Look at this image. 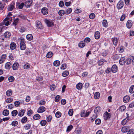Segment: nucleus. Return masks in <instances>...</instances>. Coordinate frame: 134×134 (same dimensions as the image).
<instances>
[{
  "label": "nucleus",
  "instance_id": "25",
  "mask_svg": "<svg viewBox=\"0 0 134 134\" xmlns=\"http://www.w3.org/2000/svg\"><path fill=\"white\" fill-rule=\"evenodd\" d=\"M72 10L71 8H69L66 9L65 12V14L66 15H68L70 14L72 12Z\"/></svg>",
  "mask_w": 134,
  "mask_h": 134
},
{
  "label": "nucleus",
  "instance_id": "36",
  "mask_svg": "<svg viewBox=\"0 0 134 134\" xmlns=\"http://www.w3.org/2000/svg\"><path fill=\"white\" fill-rule=\"evenodd\" d=\"M40 118V115L38 114L35 115L33 116V118L35 120L39 119Z\"/></svg>",
  "mask_w": 134,
  "mask_h": 134
},
{
  "label": "nucleus",
  "instance_id": "34",
  "mask_svg": "<svg viewBox=\"0 0 134 134\" xmlns=\"http://www.w3.org/2000/svg\"><path fill=\"white\" fill-rule=\"evenodd\" d=\"M60 63V62L59 61L55 60L53 62V65L55 66H58L59 65Z\"/></svg>",
  "mask_w": 134,
  "mask_h": 134
},
{
  "label": "nucleus",
  "instance_id": "4",
  "mask_svg": "<svg viewBox=\"0 0 134 134\" xmlns=\"http://www.w3.org/2000/svg\"><path fill=\"white\" fill-rule=\"evenodd\" d=\"M36 27L39 29H41L43 28V26L42 25L41 23L39 21H37L36 23Z\"/></svg>",
  "mask_w": 134,
  "mask_h": 134
},
{
  "label": "nucleus",
  "instance_id": "44",
  "mask_svg": "<svg viewBox=\"0 0 134 134\" xmlns=\"http://www.w3.org/2000/svg\"><path fill=\"white\" fill-rule=\"evenodd\" d=\"M73 128V126L72 125H70L68 126L66 129L67 132H69Z\"/></svg>",
  "mask_w": 134,
  "mask_h": 134
},
{
  "label": "nucleus",
  "instance_id": "40",
  "mask_svg": "<svg viewBox=\"0 0 134 134\" xmlns=\"http://www.w3.org/2000/svg\"><path fill=\"white\" fill-rule=\"evenodd\" d=\"M47 123L46 121L45 120H42L40 122V123L41 125L44 126Z\"/></svg>",
  "mask_w": 134,
  "mask_h": 134
},
{
  "label": "nucleus",
  "instance_id": "32",
  "mask_svg": "<svg viewBox=\"0 0 134 134\" xmlns=\"http://www.w3.org/2000/svg\"><path fill=\"white\" fill-rule=\"evenodd\" d=\"M53 55L52 52H49L47 53L46 57L48 58H50Z\"/></svg>",
  "mask_w": 134,
  "mask_h": 134
},
{
  "label": "nucleus",
  "instance_id": "8",
  "mask_svg": "<svg viewBox=\"0 0 134 134\" xmlns=\"http://www.w3.org/2000/svg\"><path fill=\"white\" fill-rule=\"evenodd\" d=\"M41 12L43 15H46L48 14V9L46 7H43L41 9Z\"/></svg>",
  "mask_w": 134,
  "mask_h": 134
},
{
  "label": "nucleus",
  "instance_id": "49",
  "mask_svg": "<svg viewBox=\"0 0 134 134\" xmlns=\"http://www.w3.org/2000/svg\"><path fill=\"white\" fill-rule=\"evenodd\" d=\"M12 20V17H9L7 16L6 18L3 21H5V20H8L9 21H11Z\"/></svg>",
  "mask_w": 134,
  "mask_h": 134
},
{
  "label": "nucleus",
  "instance_id": "31",
  "mask_svg": "<svg viewBox=\"0 0 134 134\" xmlns=\"http://www.w3.org/2000/svg\"><path fill=\"white\" fill-rule=\"evenodd\" d=\"M9 113V111L7 109L4 110L3 112V115L5 116H7Z\"/></svg>",
  "mask_w": 134,
  "mask_h": 134
},
{
  "label": "nucleus",
  "instance_id": "29",
  "mask_svg": "<svg viewBox=\"0 0 134 134\" xmlns=\"http://www.w3.org/2000/svg\"><path fill=\"white\" fill-rule=\"evenodd\" d=\"M131 62L132 59L130 58H128L125 60V63L127 64H130L131 63Z\"/></svg>",
  "mask_w": 134,
  "mask_h": 134
},
{
  "label": "nucleus",
  "instance_id": "12",
  "mask_svg": "<svg viewBox=\"0 0 134 134\" xmlns=\"http://www.w3.org/2000/svg\"><path fill=\"white\" fill-rule=\"evenodd\" d=\"M126 114L127 115V117L125 118L121 122V124L123 125H125L126 124L129 120V116H128V115L127 113Z\"/></svg>",
  "mask_w": 134,
  "mask_h": 134
},
{
  "label": "nucleus",
  "instance_id": "57",
  "mask_svg": "<svg viewBox=\"0 0 134 134\" xmlns=\"http://www.w3.org/2000/svg\"><path fill=\"white\" fill-rule=\"evenodd\" d=\"M50 89L52 91L54 90L55 88V85H52L50 86Z\"/></svg>",
  "mask_w": 134,
  "mask_h": 134
},
{
  "label": "nucleus",
  "instance_id": "62",
  "mask_svg": "<svg viewBox=\"0 0 134 134\" xmlns=\"http://www.w3.org/2000/svg\"><path fill=\"white\" fill-rule=\"evenodd\" d=\"M68 114L70 116L72 115L73 113V111L72 109H70L68 111Z\"/></svg>",
  "mask_w": 134,
  "mask_h": 134
},
{
  "label": "nucleus",
  "instance_id": "1",
  "mask_svg": "<svg viewBox=\"0 0 134 134\" xmlns=\"http://www.w3.org/2000/svg\"><path fill=\"white\" fill-rule=\"evenodd\" d=\"M20 48L21 50H24L26 48L24 40L23 38L20 39Z\"/></svg>",
  "mask_w": 134,
  "mask_h": 134
},
{
  "label": "nucleus",
  "instance_id": "21",
  "mask_svg": "<svg viewBox=\"0 0 134 134\" xmlns=\"http://www.w3.org/2000/svg\"><path fill=\"white\" fill-rule=\"evenodd\" d=\"M13 92L11 90H7L6 92V94L8 96H11Z\"/></svg>",
  "mask_w": 134,
  "mask_h": 134
},
{
  "label": "nucleus",
  "instance_id": "64",
  "mask_svg": "<svg viewBox=\"0 0 134 134\" xmlns=\"http://www.w3.org/2000/svg\"><path fill=\"white\" fill-rule=\"evenodd\" d=\"M90 39L88 37H86L84 39V41L86 42H89L90 41Z\"/></svg>",
  "mask_w": 134,
  "mask_h": 134
},
{
  "label": "nucleus",
  "instance_id": "20",
  "mask_svg": "<svg viewBox=\"0 0 134 134\" xmlns=\"http://www.w3.org/2000/svg\"><path fill=\"white\" fill-rule=\"evenodd\" d=\"M112 41L113 42L115 46H116L118 43V40L117 38L113 37L112 38Z\"/></svg>",
  "mask_w": 134,
  "mask_h": 134
},
{
  "label": "nucleus",
  "instance_id": "17",
  "mask_svg": "<svg viewBox=\"0 0 134 134\" xmlns=\"http://www.w3.org/2000/svg\"><path fill=\"white\" fill-rule=\"evenodd\" d=\"M82 87V83L79 82L76 86V88L78 90H81Z\"/></svg>",
  "mask_w": 134,
  "mask_h": 134
},
{
  "label": "nucleus",
  "instance_id": "51",
  "mask_svg": "<svg viewBox=\"0 0 134 134\" xmlns=\"http://www.w3.org/2000/svg\"><path fill=\"white\" fill-rule=\"evenodd\" d=\"M127 134H134V130L133 129L129 130Z\"/></svg>",
  "mask_w": 134,
  "mask_h": 134
},
{
  "label": "nucleus",
  "instance_id": "26",
  "mask_svg": "<svg viewBox=\"0 0 134 134\" xmlns=\"http://www.w3.org/2000/svg\"><path fill=\"white\" fill-rule=\"evenodd\" d=\"M25 113V111L24 110L21 109L19 113L18 116H23Z\"/></svg>",
  "mask_w": 134,
  "mask_h": 134
},
{
  "label": "nucleus",
  "instance_id": "9",
  "mask_svg": "<svg viewBox=\"0 0 134 134\" xmlns=\"http://www.w3.org/2000/svg\"><path fill=\"white\" fill-rule=\"evenodd\" d=\"M130 127L129 126H124L121 129V131L122 132L126 133L130 130Z\"/></svg>",
  "mask_w": 134,
  "mask_h": 134
},
{
  "label": "nucleus",
  "instance_id": "60",
  "mask_svg": "<svg viewBox=\"0 0 134 134\" xmlns=\"http://www.w3.org/2000/svg\"><path fill=\"white\" fill-rule=\"evenodd\" d=\"M26 30L24 27H22L20 30L19 31L20 32L23 33L26 31Z\"/></svg>",
  "mask_w": 134,
  "mask_h": 134
},
{
  "label": "nucleus",
  "instance_id": "50",
  "mask_svg": "<svg viewBox=\"0 0 134 134\" xmlns=\"http://www.w3.org/2000/svg\"><path fill=\"white\" fill-rule=\"evenodd\" d=\"M103 60V59H101L99 60L98 63V65L99 66L102 65L104 63Z\"/></svg>",
  "mask_w": 134,
  "mask_h": 134
},
{
  "label": "nucleus",
  "instance_id": "48",
  "mask_svg": "<svg viewBox=\"0 0 134 134\" xmlns=\"http://www.w3.org/2000/svg\"><path fill=\"white\" fill-rule=\"evenodd\" d=\"M13 100V99L11 98H7L6 100V102L9 103L11 102H12Z\"/></svg>",
  "mask_w": 134,
  "mask_h": 134
},
{
  "label": "nucleus",
  "instance_id": "56",
  "mask_svg": "<svg viewBox=\"0 0 134 134\" xmlns=\"http://www.w3.org/2000/svg\"><path fill=\"white\" fill-rule=\"evenodd\" d=\"M46 102L44 100H41L39 102V104L40 105H43L45 104Z\"/></svg>",
  "mask_w": 134,
  "mask_h": 134
},
{
  "label": "nucleus",
  "instance_id": "22",
  "mask_svg": "<svg viewBox=\"0 0 134 134\" xmlns=\"http://www.w3.org/2000/svg\"><path fill=\"white\" fill-rule=\"evenodd\" d=\"M12 64L10 62H8L6 63L5 64V67L6 69H9L10 67V66Z\"/></svg>",
  "mask_w": 134,
  "mask_h": 134
},
{
  "label": "nucleus",
  "instance_id": "13",
  "mask_svg": "<svg viewBox=\"0 0 134 134\" xmlns=\"http://www.w3.org/2000/svg\"><path fill=\"white\" fill-rule=\"evenodd\" d=\"M46 109L43 106L40 107L38 108L37 112L39 113H42L44 112Z\"/></svg>",
  "mask_w": 134,
  "mask_h": 134
},
{
  "label": "nucleus",
  "instance_id": "39",
  "mask_svg": "<svg viewBox=\"0 0 134 134\" xmlns=\"http://www.w3.org/2000/svg\"><path fill=\"white\" fill-rule=\"evenodd\" d=\"M18 114V111L16 110H14L12 112V115L13 116H15Z\"/></svg>",
  "mask_w": 134,
  "mask_h": 134
},
{
  "label": "nucleus",
  "instance_id": "10",
  "mask_svg": "<svg viewBox=\"0 0 134 134\" xmlns=\"http://www.w3.org/2000/svg\"><path fill=\"white\" fill-rule=\"evenodd\" d=\"M118 70V67L116 65H114L112 66L111 71L112 72L114 73H116L117 72Z\"/></svg>",
  "mask_w": 134,
  "mask_h": 134
},
{
  "label": "nucleus",
  "instance_id": "35",
  "mask_svg": "<svg viewBox=\"0 0 134 134\" xmlns=\"http://www.w3.org/2000/svg\"><path fill=\"white\" fill-rule=\"evenodd\" d=\"M118 48L119 52L120 53L123 52L124 49V48L122 46L119 47Z\"/></svg>",
  "mask_w": 134,
  "mask_h": 134
},
{
  "label": "nucleus",
  "instance_id": "30",
  "mask_svg": "<svg viewBox=\"0 0 134 134\" xmlns=\"http://www.w3.org/2000/svg\"><path fill=\"white\" fill-rule=\"evenodd\" d=\"M97 114H93L91 118V121L92 122H93L97 117Z\"/></svg>",
  "mask_w": 134,
  "mask_h": 134
},
{
  "label": "nucleus",
  "instance_id": "14",
  "mask_svg": "<svg viewBox=\"0 0 134 134\" xmlns=\"http://www.w3.org/2000/svg\"><path fill=\"white\" fill-rule=\"evenodd\" d=\"M16 47L15 43L14 42L11 43L10 44V47L12 50H13L15 49Z\"/></svg>",
  "mask_w": 134,
  "mask_h": 134
},
{
  "label": "nucleus",
  "instance_id": "2",
  "mask_svg": "<svg viewBox=\"0 0 134 134\" xmlns=\"http://www.w3.org/2000/svg\"><path fill=\"white\" fill-rule=\"evenodd\" d=\"M110 114L108 113L107 111L105 112L103 114L104 119L105 120L110 119Z\"/></svg>",
  "mask_w": 134,
  "mask_h": 134
},
{
  "label": "nucleus",
  "instance_id": "37",
  "mask_svg": "<svg viewBox=\"0 0 134 134\" xmlns=\"http://www.w3.org/2000/svg\"><path fill=\"white\" fill-rule=\"evenodd\" d=\"M129 92L131 93H132L134 92V85L131 86L129 89Z\"/></svg>",
  "mask_w": 134,
  "mask_h": 134
},
{
  "label": "nucleus",
  "instance_id": "19",
  "mask_svg": "<svg viewBox=\"0 0 134 134\" xmlns=\"http://www.w3.org/2000/svg\"><path fill=\"white\" fill-rule=\"evenodd\" d=\"M130 98L128 96H125L123 99V100L124 102L126 103L128 102L130 100Z\"/></svg>",
  "mask_w": 134,
  "mask_h": 134
},
{
  "label": "nucleus",
  "instance_id": "16",
  "mask_svg": "<svg viewBox=\"0 0 134 134\" xmlns=\"http://www.w3.org/2000/svg\"><path fill=\"white\" fill-rule=\"evenodd\" d=\"M125 59L124 57H123L121 58L119 61V63L120 65H123L125 63Z\"/></svg>",
  "mask_w": 134,
  "mask_h": 134
},
{
  "label": "nucleus",
  "instance_id": "59",
  "mask_svg": "<svg viewBox=\"0 0 134 134\" xmlns=\"http://www.w3.org/2000/svg\"><path fill=\"white\" fill-rule=\"evenodd\" d=\"M4 24L6 26H8L9 24H10V23L9 21L8 20L4 21Z\"/></svg>",
  "mask_w": 134,
  "mask_h": 134
},
{
  "label": "nucleus",
  "instance_id": "11",
  "mask_svg": "<svg viewBox=\"0 0 134 134\" xmlns=\"http://www.w3.org/2000/svg\"><path fill=\"white\" fill-rule=\"evenodd\" d=\"M32 1H26L25 4V5L26 8H29L31 5L32 3Z\"/></svg>",
  "mask_w": 134,
  "mask_h": 134
},
{
  "label": "nucleus",
  "instance_id": "46",
  "mask_svg": "<svg viewBox=\"0 0 134 134\" xmlns=\"http://www.w3.org/2000/svg\"><path fill=\"white\" fill-rule=\"evenodd\" d=\"M126 108V107L125 106L123 105L120 107L119 110L121 111H123L125 110Z\"/></svg>",
  "mask_w": 134,
  "mask_h": 134
},
{
  "label": "nucleus",
  "instance_id": "23",
  "mask_svg": "<svg viewBox=\"0 0 134 134\" xmlns=\"http://www.w3.org/2000/svg\"><path fill=\"white\" fill-rule=\"evenodd\" d=\"M103 26L105 27H107L108 26V24L107 20L104 19L103 20L102 23Z\"/></svg>",
  "mask_w": 134,
  "mask_h": 134
},
{
  "label": "nucleus",
  "instance_id": "41",
  "mask_svg": "<svg viewBox=\"0 0 134 134\" xmlns=\"http://www.w3.org/2000/svg\"><path fill=\"white\" fill-rule=\"evenodd\" d=\"M61 115V113L59 111H57L55 114V116L57 118H60Z\"/></svg>",
  "mask_w": 134,
  "mask_h": 134
},
{
  "label": "nucleus",
  "instance_id": "47",
  "mask_svg": "<svg viewBox=\"0 0 134 134\" xmlns=\"http://www.w3.org/2000/svg\"><path fill=\"white\" fill-rule=\"evenodd\" d=\"M18 122L16 121H14L12 122V125L13 126H15L18 124Z\"/></svg>",
  "mask_w": 134,
  "mask_h": 134
},
{
  "label": "nucleus",
  "instance_id": "52",
  "mask_svg": "<svg viewBox=\"0 0 134 134\" xmlns=\"http://www.w3.org/2000/svg\"><path fill=\"white\" fill-rule=\"evenodd\" d=\"M31 127V125L30 124H27L26 125L24 126L25 129L26 130H27L29 129Z\"/></svg>",
  "mask_w": 134,
  "mask_h": 134
},
{
  "label": "nucleus",
  "instance_id": "28",
  "mask_svg": "<svg viewBox=\"0 0 134 134\" xmlns=\"http://www.w3.org/2000/svg\"><path fill=\"white\" fill-rule=\"evenodd\" d=\"M58 14L60 16H62L65 14V12L64 10H59Z\"/></svg>",
  "mask_w": 134,
  "mask_h": 134
},
{
  "label": "nucleus",
  "instance_id": "5",
  "mask_svg": "<svg viewBox=\"0 0 134 134\" xmlns=\"http://www.w3.org/2000/svg\"><path fill=\"white\" fill-rule=\"evenodd\" d=\"M133 22L131 20H128L126 23V26L128 29H130L132 26Z\"/></svg>",
  "mask_w": 134,
  "mask_h": 134
},
{
  "label": "nucleus",
  "instance_id": "38",
  "mask_svg": "<svg viewBox=\"0 0 134 134\" xmlns=\"http://www.w3.org/2000/svg\"><path fill=\"white\" fill-rule=\"evenodd\" d=\"M69 74V72L68 71H65L63 72L62 75L63 77H65L67 76Z\"/></svg>",
  "mask_w": 134,
  "mask_h": 134
},
{
  "label": "nucleus",
  "instance_id": "6",
  "mask_svg": "<svg viewBox=\"0 0 134 134\" xmlns=\"http://www.w3.org/2000/svg\"><path fill=\"white\" fill-rule=\"evenodd\" d=\"M15 3L12 2L8 7V9L9 11H12L14 8Z\"/></svg>",
  "mask_w": 134,
  "mask_h": 134
},
{
  "label": "nucleus",
  "instance_id": "43",
  "mask_svg": "<svg viewBox=\"0 0 134 134\" xmlns=\"http://www.w3.org/2000/svg\"><path fill=\"white\" fill-rule=\"evenodd\" d=\"M30 66V65L28 63L25 64L24 66V69H27L29 68Z\"/></svg>",
  "mask_w": 134,
  "mask_h": 134
},
{
  "label": "nucleus",
  "instance_id": "55",
  "mask_svg": "<svg viewBox=\"0 0 134 134\" xmlns=\"http://www.w3.org/2000/svg\"><path fill=\"white\" fill-rule=\"evenodd\" d=\"M101 122V120L100 119H97L95 120V123L96 124H99Z\"/></svg>",
  "mask_w": 134,
  "mask_h": 134
},
{
  "label": "nucleus",
  "instance_id": "27",
  "mask_svg": "<svg viewBox=\"0 0 134 134\" xmlns=\"http://www.w3.org/2000/svg\"><path fill=\"white\" fill-rule=\"evenodd\" d=\"M27 39L29 40H31L33 38V36L32 34H28L26 36Z\"/></svg>",
  "mask_w": 134,
  "mask_h": 134
},
{
  "label": "nucleus",
  "instance_id": "15",
  "mask_svg": "<svg viewBox=\"0 0 134 134\" xmlns=\"http://www.w3.org/2000/svg\"><path fill=\"white\" fill-rule=\"evenodd\" d=\"M100 111V107L99 106L97 107L94 110V113H95V114H97V115Z\"/></svg>",
  "mask_w": 134,
  "mask_h": 134
},
{
  "label": "nucleus",
  "instance_id": "54",
  "mask_svg": "<svg viewBox=\"0 0 134 134\" xmlns=\"http://www.w3.org/2000/svg\"><path fill=\"white\" fill-rule=\"evenodd\" d=\"M60 96L59 95H57L55 98V101L56 102H58L60 99Z\"/></svg>",
  "mask_w": 134,
  "mask_h": 134
},
{
  "label": "nucleus",
  "instance_id": "18",
  "mask_svg": "<svg viewBox=\"0 0 134 134\" xmlns=\"http://www.w3.org/2000/svg\"><path fill=\"white\" fill-rule=\"evenodd\" d=\"M19 64L17 63H14L13 65L12 68L13 70H16L18 68Z\"/></svg>",
  "mask_w": 134,
  "mask_h": 134
},
{
  "label": "nucleus",
  "instance_id": "58",
  "mask_svg": "<svg viewBox=\"0 0 134 134\" xmlns=\"http://www.w3.org/2000/svg\"><path fill=\"white\" fill-rule=\"evenodd\" d=\"M95 15L93 13H91L89 15V18L91 19H93L95 17Z\"/></svg>",
  "mask_w": 134,
  "mask_h": 134
},
{
  "label": "nucleus",
  "instance_id": "53",
  "mask_svg": "<svg viewBox=\"0 0 134 134\" xmlns=\"http://www.w3.org/2000/svg\"><path fill=\"white\" fill-rule=\"evenodd\" d=\"M27 121V118L26 117H24L21 120V121L22 122L25 123Z\"/></svg>",
  "mask_w": 134,
  "mask_h": 134
},
{
  "label": "nucleus",
  "instance_id": "61",
  "mask_svg": "<svg viewBox=\"0 0 134 134\" xmlns=\"http://www.w3.org/2000/svg\"><path fill=\"white\" fill-rule=\"evenodd\" d=\"M66 67V65L65 64H62L60 67V69H65Z\"/></svg>",
  "mask_w": 134,
  "mask_h": 134
},
{
  "label": "nucleus",
  "instance_id": "24",
  "mask_svg": "<svg viewBox=\"0 0 134 134\" xmlns=\"http://www.w3.org/2000/svg\"><path fill=\"white\" fill-rule=\"evenodd\" d=\"M85 43L83 41H81L79 44V47L80 48H83L85 45Z\"/></svg>",
  "mask_w": 134,
  "mask_h": 134
},
{
  "label": "nucleus",
  "instance_id": "45",
  "mask_svg": "<svg viewBox=\"0 0 134 134\" xmlns=\"http://www.w3.org/2000/svg\"><path fill=\"white\" fill-rule=\"evenodd\" d=\"M8 80L10 82H13L14 80V77L12 76L9 77H8Z\"/></svg>",
  "mask_w": 134,
  "mask_h": 134
},
{
  "label": "nucleus",
  "instance_id": "63",
  "mask_svg": "<svg viewBox=\"0 0 134 134\" xmlns=\"http://www.w3.org/2000/svg\"><path fill=\"white\" fill-rule=\"evenodd\" d=\"M94 37L96 39H99L100 37V34H94Z\"/></svg>",
  "mask_w": 134,
  "mask_h": 134
},
{
  "label": "nucleus",
  "instance_id": "33",
  "mask_svg": "<svg viewBox=\"0 0 134 134\" xmlns=\"http://www.w3.org/2000/svg\"><path fill=\"white\" fill-rule=\"evenodd\" d=\"M100 94L98 92L95 93L94 95V98L95 99H98L100 97Z\"/></svg>",
  "mask_w": 134,
  "mask_h": 134
},
{
  "label": "nucleus",
  "instance_id": "7",
  "mask_svg": "<svg viewBox=\"0 0 134 134\" xmlns=\"http://www.w3.org/2000/svg\"><path fill=\"white\" fill-rule=\"evenodd\" d=\"M45 21L46 24L48 27H51L53 25V23L51 21L46 20H45Z\"/></svg>",
  "mask_w": 134,
  "mask_h": 134
},
{
  "label": "nucleus",
  "instance_id": "42",
  "mask_svg": "<svg viewBox=\"0 0 134 134\" xmlns=\"http://www.w3.org/2000/svg\"><path fill=\"white\" fill-rule=\"evenodd\" d=\"M19 21V19L18 18H17L16 19H15L14 20V21L13 23V25L16 26L17 24L18 21Z\"/></svg>",
  "mask_w": 134,
  "mask_h": 134
},
{
  "label": "nucleus",
  "instance_id": "3",
  "mask_svg": "<svg viewBox=\"0 0 134 134\" xmlns=\"http://www.w3.org/2000/svg\"><path fill=\"white\" fill-rule=\"evenodd\" d=\"M124 6V2L123 1L120 0L117 4V7L119 9L122 8Z\"/></svg>",
  "mask_w": 134,
  "mask_h": 134
}]
</instances>
